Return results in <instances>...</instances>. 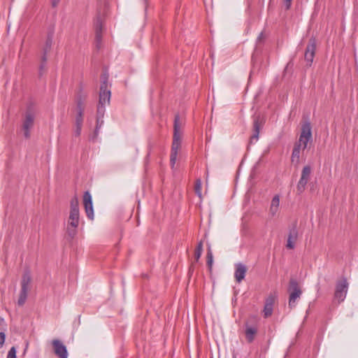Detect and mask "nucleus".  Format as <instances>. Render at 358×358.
<instances>
[{
	"mask_svg": "<svg viewBox=\"0 0 358 358\" xmlns=\"http://www.w3.org/2000/svg\"><path fill=\"white\" fill-rule=\"evenodd\" d=\"M179 116L176 115L174 120V131H173V143L171 146V152L170 156V164L172 169L174 168L175 164L176 162L177 156L178 153V150L180 148V136L179 134Z\"/></svg>",
	"mask_w": 358,
	"mask_h": 358,
	"instance_id": "1",
	"label": "nucleus"
},
{
	"mask_svg": "<svg viewBox=\"0 0 358 358\" xmlns=\"http://www.w3.org/2000/svg\"><path fill=\"white\" fill-rule=\"evenodd\" d=\"M312 141V131H311V125L310 122H305L302 126L301 129V134L299 136V141L295 143L296 145H299L301 148L303 147V150H305L307 146L308 142Z\"/></svg>",
	"mask_w": 358,
	"mask_h": 358,
	"instance_id": "2",
	"label": "nucleus"
},
{
	"mask_svg": "<svg viewBox=\"0 0 358 358\" xmlns=\"http://www.w3.org/2000/svg\"><path fill=\"white\" fill-rule=\"evenodd\" d=\"M80 222L79 211H71L66 225V233L71 238H73L77 233V228Z\"/></svg>",
	"mask_w": 358,
	"mask_h": 358,
	"instance_id": "3",
	"label": "nucleus"
},
{
	"mask_svg": "<svg viewBox=\"0 0 358 358\" xmlns=\"http://www.w3.org/2000/svg\"><path fill=\"white\" fill-rule=\"evenodd\" d=\"M31 282V275L29 271H24L21 280V290L20 292L17 304L22 306L24 304L29 290V285Z\"/></svg>",
	"mask_w": 358,
	"mask_h": 358,
	"instance_id": "4",
	"label": "nucleus"
},
{
	"mask_svg": "<svg viewBox=\"0 0 358 358\" xmlns=\"http://www.w3.org/2000/svg\"><path fill=\"white\" fill-rule=\"evenodd\" d=\"M289 291L290 292L289 306L292 308L295 306L296 301L300 298L302 293L296 280L293 278L290 279Z\"/></svg>",
	"mask_w": 358,
	"mask_h": 358,
	"instance_id": "5",
	"label": "nucleus"
},
{
	"mask_svg": "<svg viewBox=\"0 0 358 358\" xmlns=\"http://www.w3.org/2000/svg\"><path fill=\"white\" fill-rule=\"evenodd\" d=\"M110 100V90L108 89V76H102V83L100 86L99 104L105 105L109 103Z\"/></svg>",
	"mask_w": 358,
	"mask_h": 358,
	"instance_id": "6",
	"label": "nucleus"
},
{
	"mask_svg": "<svg viewBox=\"0 0 358 358\" xmlns=\"http://www.w3.org/2000/svg\"><path fill=\"white\" fill-rule=\"evenodd\" d=\"M53 38H54V31H50L48 33L45 43L44 47L43 48V56L41 58L42 63L40 66V71H41L45 66V64L47 62V55L50 51V50L52 48V45L53 43Z\"/></svg>",
	"mask_w": 358,
	"mask_h": 358,
	"instance_id": "7",
	"label": "nucleus"
},
{
	"mask_svg": "<svg viewBox=\"0 0 358 358\" xmlns=\"http://www.w3.org/2000/svg\"><path fill=\"white\" fill-rule=\"evenodd\" d=\"M311 174V168L310 166H306L303 168L300 180L297 184L296 189L298 194H301L306 189V186L310 179Z\"/></svg>",
	"mask_w": 358,
	"mask_h": 358,
	"instance_id": "8",
	"label": "nucleus"
},
{
	"mask_svg": "<svg viewBox=\"0 0 358 358\" xmlns=\"http://www.w3.org/2000/svg\"><path fill=\"white\" fill-rule=\"evenodd\" d=\"M348 283L345 278L337 282L334 297L338 301V302H342L345 300L348 292Z\"/></svg>",
	"mask_w": 358,
	"mask_h": 358,
	"instance_id": "9",
	"label": "nucleus"
},
{
	"mask_svg": "<svg viewBox=\"0 0 358 358\" xmlns=\"http://www.w3.org/2000/svg\"><path fill=\"white\" fill-rule=\"evenodd\" d=\"M316 50V41L314 37L310 38L308 44L306 48L304 59L307 62V65L311 66L315 57Z\"/></svg>",
	"mask_w": 358,
	"mask_h": 358,
	"instance_id": "10",
	"label": "nucleus"
},
{
	"mask_svg": "<svg viewBox=\"0 0 358 358\" xmlns=\"http://www.w3.org/2000/svg\"><path fill=\"white\" fill-rule=\"evenodd\" d=\"M34 115L32 113L27 111L25 114V117L22 124L23 134L26 138H29L30 137V129L34 125Z\"/></svg>",
	"mask_w": 358,
	"mask_h": 358,
	"instance_id": "11",
	"label": "nucleus"
},
{
	"mask_svg": "<svg viewBox=\"0 0 358 358\" xmlns=\"http://www.w3.org/2000/svg\"><path fill=\"white\" fill-rule=\"evenodd\" d=\"M83 203L85 209L86 215L90 220L94 218V210L91 194L87 191L83 195Z\"/></svg>",
	"mask_w": 358,
	"mask_h": 358,
	"instance_id": "12",
	"label": "nucleus"
},
{
	"mask_svg": "<svg viewBox=\"0 0 358 358\" xmlns=\"http://www.w3.org/2000/svg\"><path fill=\"white\" fill-rule=\"evenodd\" d=\"M52 345L55 355L59 358H67L68 352L66 346L59 340H54Z\"/></svg>",
	"mask_w": 358,
	"mask_h": 358,
	"instance_id": "13",
	"label": "nucleus"
},
{
	"mask_svg": "<svg viewBox=\"0 0 358 358\" xmlns=\"http://www.w3.org/2000/svg\"><path fill=\"white\" fill-rule=\"evenodd\" d=\"M95 41L97 48H100L101 43V33L103 30L102 21L100 16H97L95 21Z\"/></svg>",
	"mask_w": 358,
	"mask_h": 358,
	"instance_id": "14",
	"label": "nucleus"
},
{
	"mask_svg": "<svg viewBox=\"0 0 358 358\" xmlns=\"http://www.w3.org/2000/svg\"><path fill=\"white\" fill-rule=\"evenodd\" d=\"M280 210V196L278 194L275 195L271 199L270 207H269V216L271 217H275L277 216Z\"/></svg>",
	"mask_w": 358,
	"mask_h": 358,
	"instance_id": "15",
	"label": "nucleus"
},
{
	"mask_svg": "<svg viewBox=\"0 0 358 358\" xmlns=\"http://www.w3.org/2000/svg\"><path fill=\"white\" fill-rule=\"evenodd\" d=\"M247 272L246 266L242 263H238L236 264V270L234 273V277L238 282H241L245 277Z\"/></svg>",
	"mask_w": 358,
	"mask_h": 358,
	"instance_id": "16",
	"label": "nucleus"
},
{
	"mask_svg": "<svg viewBox=\"0 0 358 358\" xmlns=\"http://www.w3.org/2000/svg\"><path fill=\"white\" fill-rule=\"evenodd\" d=\"M298 238V230L296 226H293L289 231L286 247L289 249L294 248V243Z\"/></svg>",
	"mask_w": 358,
	"mask_h": 358,
	"instance_id": "17",
	"label": "nucleus"
},
{
	"mask_svg": "<svg viewBox=\"0 0 358 358\" xmlns=\"http://www.w3.org/2000/svg\"><path fill=\"white\" fill-rule=\"evenodd\" d=\"M274 302L275 297L273 296L270 295L266 298L264 308V314L265 317H268L272 315Z\"/></svg>",
	"mask_w": 358,
	"mask_h": 358,
	"instance_id": "18",
	"label": "nucleus"
},
{
	"mask_svg": "<svg viewBox=\"0 0 358 358\" xmlns=\"http://www.w3.org/2000/svg\"><path fill=\"white\" fill-rule=\"evenodd\" d=\"M260 124L258 117H255L253 122V134L250 138V143L256 142L259 138Z\"/></svg>",
	"mask_w": 358,
	"mask_h": 358,
	"instance_id": "19",
	"label": "nucleus"
},
{
	"mask_svg": "<svg viewBox=\"0 0 358 358\" xmlns=\"http://www.w3.org/2000/svg\"><path fill=\"white\" fill-rule=\"evenodd\" d=\"M77 109H78V113L76 117L75 123L78 124H83L84 108L83 106V102H82L81 99H79V101L77 103Z\"/></svg>",
	"mask_w": 358,
	"mask_h": 358,
	"instance_id": "20",
	"label": "nucleus"
},
{
	"mask_svg": "<svg viewBox=\"0 0 358 358\" xmlns=\"http://www.w3.org/2000/svg\"><path fill=\"white\" fill-rule=\"evenodd\" d=\"M301 148L299 145L294 144L292 153L291 160L292 162L299 164L300 161V154Z\"/></svg>",
	"mask_w": 358,
	"mask_h": 358,
	"instance_id": "21",
	"label": "nucleus"
},
{
	"mask_svg": "<svg viewBox=\"0 0 358 358\" xmlns=\"http://www.w3.org/2000/svg\"><path fill=\"white\" fill-rule=\"evenodd\" d=\"M257 328L252 326H246L245 329V336L246 339L249 343H251L254 340L255 335L257 333Z\"/></svg>",
	"mask_w": 358,
	"mask_h": 358,
	"instance_id": "22",
	"label": "nucleus"
},
{
	"mask_svg": "<svg viewBox=\"0 0 358 358\" xmlns=\"http://www.w3.org/2000/svg\"><path fill=\"white\" fill-rule=\"evenodd\" d=\"M71 211H79V203L77 196H74L71 200L70 205Z\"/></svg>",
	"mask_w": 358,
	"mask_h": 358,
	"instance_id": "23",
	"label": "nucleus"
},
{
	"mask_svg": "<svg viewBox=\"0 0 358 358\" xmlns=\"http://www.w3.org/2000/svg\"><path fill=\"white\" fill-rule=\"evenodd\" d=\"M201 185H202L201 180L200 178H198L196 180L194 189H195L196 194L200 198L201 197Z\"/></svg>",
	"mask_w": 358,
	"mask_h": 358,
	"instance_id": "24",
	"label": "nucleus"
},
{
	"mask_svg": "<svg viewBox=\"0 0 358 358\" xmlns=\"http://www.w3.org/2000/svg\"><path fill=\"white\" fill-rule=\"evenodd\" d=\"M202 250H203V243L202 242H199L197 247H196V251H195V254H194V257H195V259L196 261H198L201 255V253H202Z\"/></svg>",
	"mask_w": 358,
	"mask_h": 358,
	"instance_id": "25",
	"label": "nucleus"
},
{
	"mask_svg": "<svg viewBox=\"0 0 358 358\" xmlns=\"http://www.w3.org/2000/svg\"><path fill=\"white\" fill-rule=\"evenodd\" d=\"M105 105L98 104L96 117H103L106 112Z\"/></svg>",
	"mask_w": 358,
	"mask_h": 358,
	"instance_id": "26",
	"label": "nucleus"
},
{
	"mask_svg": "<svg viewBox=\"0 0 358 358\" xmlns=\"http://www.w3.org/2000/svg\"><path fill=\"white\" fill-rule=\"evenodd\" d=\"M213 262V254H212L211 251L209 250L207 253V264H208V267L210 268V269L212 267Z\"/></svg>",
	"mask_w": 358,
	"mask_h": 358,
	"instance_id": "27",
	"label": "nucleus"
},
{
	"mask_svg": "<svg viewBox=\"0 0 358 358\" xmlns=\"http://www.w3.org/2000/svg\"><path fill=\"white\" fill-rule=\"evenodd\" d=\"M6 358H16V348L13 346L8 351Z\"/></svg>",
	"mask_w": 358,
	"mask_h": 358,
	"instance_id": "28",
	"label": "nucleus"
},
{
	"mask_svg": "<svg viewBox=\"0 0 358 358\" xmlns=\"http://www.w3.org/2000/svg\"><path fill=\"white\" fill-rule=\"evenodd\" d=\"M83 124H78L75 123V129H74V134L76 136H79L81 134V129H82Z\"/></svg>",
	"mask_w": 358,
	"mask_h": 358,
	"instance_id": "29",
	"label": "nucleus"
},
{
	"mask_svg": "<svg viewBox=\"0 0 358 358\" xmlns=\"http://www.w3.org/2000/svg\"><path fill=\"white\" fill-rule=\"evenodd\" d=\"M103 117H96V128L100 129L101 127L103 125Z\"/></svg>",
	"mask_w": 358,
	"mask_h": 358,
	"instance_id": "30",
	"label": "nucleus"
},
{
	"mask_svg": "<svg viewBox=\"0 0 358 358\" xmlns=\"http://www.w3.org/2000/svg\"><path fill=\"white\" fill-rule=\"evenodd\" d=\"M99 129H96L95 128V130L94 131V134L90 136V140L92 141H95L99 136Z\"/></svg>",
	"mask_w": 358,
	"mask_h": 358,
	"instance_id": "31",
	"label": "nucleus"
},
{
	"mask_svg": "<svg viewBox=\"0 0 358 358\" xmlns=\"http://www.w3.org/2000/svg\"><path fill=\"white\" fill-rule=\"evenodd\" d=\"M6 341V334L4 332H0V349L3 347Z\"/></svg>",
	"mask_w": 358,
	"mask_h": 358,
	"instance_id": "32",
	"label": "nucleus"
},
{
	"mask_svg": "<svg viewBox=\"0 0 358 358\" xmlns=\"http://www.w3.org/2000/svg\"><path fill=\"white\" fill-rule=\"evenodd\" d=\"M292 0H283V3L286 10L291 8Z\"/></svg>",
	"mask_w": 358,
	"mask_h": 358,
	"instance_id": "33",
	"label": "nucleus"
},
{
	"mask_svg": "<svg viewBox=\"0 0 358 358\" xmlns=\"http://www.w3.org/2000/svg\"><path fill=\"white\" fill-rule=\"evenodd\" d=\"M264 38V35L262 32H261L259 35V36L257 37V41L258 43L261 42L262 40H263Z\"/></svg>",
	"mask_w": 358,
	"mask_h": 358,
	"instance_id": "34",
	"label": "nucleus"
},
{
	"mask_svg": "<svg viewBox=\"0 0 358 358\" xmlns=\"http://www.w3.org/2000/svg\"><path fill=\"white\" fill-rule=\"evenodd\" d=\"M59 1H60V0H52V6L53 7H56L58 5Z\"/></svg>",
	"mask_w": 358,
	"mask_h": 358,
	"instance_id": "35",
	"label": "nucleus"
},
{
	"mask_svg": "<svg viewBox=\"0 0 358 358\" xmlns=\"http://www.w3.org/2000/svg\"><path fill=\"white\" fill-rule=\"evenodd\" d=\"M149 157H150V152H148V154L147 155L146 157H145V163L147 164L149 161Z\"/></svg>",
	"mask_w": 358,
	"mask_h": 358,
	"instance_id": "36",
	"label": "nucleus"
},
{
	"mask_svg": "<svg viewBox=\"0 0 358 358\" xmlns=\"http://www.w3.org/2000/svg\"><path fill=\"white\" fill-rule=\"evenodd\" d=\"M208 171H206V180H208Z\"/></svg>",
	"mask_w": 358,
	"mask_h": 358,
	"instance_id": "37",
	"label": "nucleus"
},
{
	"mask_svg": "<svg viewBox=\"0 0 358 358\" xmlns=\"http://www.w3.org/2000/svg\"><path fill=\"white\" fill-rule=\"evenodd\" d=\"M234 358H235V357H234Z\"/></svg>",
	"mask_w": 358,
	"mask_h": 358,
	"instance_id": "38",
	"label": "nucleus"
}]
</instances>
